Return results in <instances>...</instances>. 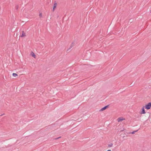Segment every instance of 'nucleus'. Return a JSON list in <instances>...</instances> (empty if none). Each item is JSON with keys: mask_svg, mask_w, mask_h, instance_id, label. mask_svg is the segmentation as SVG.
<instances>
[{"mask_svg": "<svg viewBox=\"0 0 151 151\" xmlns=\"http://www.w3.org/2000/svg\"><path fill=\"white\" fill-rule=\"evenodd\" d=\"M145 108L149 110L151 108V102H149L146 104L145 106Z\"/></svg>", "mask_w": 151, "mask_h": 151, "instance_id": "nucleus-1", "label": "nucleus"}, {"mask_svg": "<svg viewBox=\"0 0 151 151\" xmlns=\"http://www.w3.org/2000/svg\"><path fill=\"white\" fill-rule=\"evenodd\" d=\"M145 107L144 106H143L141 108V110L140 112V114H145L146 112L145 110Z\"/></svg>", "mask_w": 151, "mask_h": 151, "instance_id": "nucleus-2", "label": "nucleus"}, {"mask_svg": "<svg viewBox=\"0 0 151 151\" xmlns=\"http://www.w3.org/2000/svg\"><path fill=\"white\" fill-rule=\"evenodd\" d=\"M125 119L122 117H119L117 119V121L118 122H122L123 120H124Z\"/></svg>", "mask_w": 151, "mask_h": 151, "instance_id": "nucleus-3", "label": "nucleus"}, {"mask_svg": "<svg viewBox=\"0 0 151 151\" xmlns=\"http://www.w3.org/2000/svg\"><path fill=\"white\" fill-rule=\"evenodd\" d=\"M30 55L35 58H36V56L35 54L33 52H31L30 54Z\"/></svg>", "mask_w": 151, "mask_h": 151, "instance_id": "nucleus-4", "label": "nucleus"}, {"mask_svg": "<svg viewBox=\"0 0 151 151\" xmlns=\"http://www.w3.org/2000/svg\"><path fill=\"white\" fill-rule=\"evenodd\" d=\"M107 106H105L103 107V108H101L100 110V111H103L105 110L106 109V108H107Z\"/></svg>", "mask_w": 151, "mask_h": 151, "instance_id": "nucleus-5", "label": "nucleus"}, {"mask_svg": "<svg viewBox=\"0 0 151 151\" xmlns=\"http://www.w3.org/2000/svg\"><path fill=\"white\" fill-rule=\"evenodd\" d=\"M26 36V33L23 31L21 37H24Z\"/></svg>", "mask_w": 151, "mask_h": 151, "instance_id": "nucleus-6", "label": "nucleus"}, {"mask_svg": "<svg viewBox=\"0 0 151 151\" xmlns=\"http://www.w3.org/2000/svg\"><path fill=\"white\" fill-rule=\"evenodd\" d=\"M57 5V4L56 3H55L54 4L53 6V10H54V9L56 8Z\"/></svg>", "mask_w": 151, "mask_h": 151, "instance_id": "nucleus-7", "label": "nucleus"}, {"mask_svg": "<svg viewBox=\"0 0 151 151\" xmlns=\"http://www.w3.org/2000/svg\"><path fill=\"white\" fill-rule=\"evenodd\" d=\"M12 75L13 76L15 77L17 76H18V75L16 73H13L12 74Z\"/></svg>", "mask_w": 151, "mask_h": 151, "instance_id": "nucleus-8", "label": "nucleus"}, {"mask_svg": "<svg viewBox=\"0 0 151 151\" xmlns=\"http://www.w3.org/2000/svg\"><path fill=\"white\" fill-rule=\"evenodd\" d=\"M113 145V144H112L111 143L108 145V147H111Z\"/></svg>", "mask_w": 151, "mask_h": 151, "instance_id": "nucleus-9", "label": "nucleus"}, {"mask_svg": "<svg viewBox=\"0 0 151 151\" xmlns=\"http://www.w3.org/2000/svg\"><path fill=\"white\" fill-rule=\"evenodd\" d=\"M39 16L40 17H42V13H40L39 14Z\"/></svg>", "mask_w": 151, "mask_h": 151, "instance_id": "nucleus-10", "label": "nucleus"}, {"mask_svg": "<svg viewBox=\"0 0 151 151\" xmlns=\"http://www.w3.org/2000/svg\"><path fill=\"white\" fill-rule=\"evenodd\" d=\"M107 151H111V150H107Z\"/></svg>", "mask_w": 151, "mask_h": 151, "instance_id": "nucleus-11", "label": "nucleus"}]
</instances>
